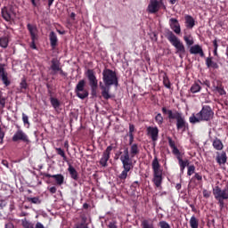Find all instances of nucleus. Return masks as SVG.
<instances>
[{"mask_svg": "<svg viewBox=\"0 0 228 228\" xmlns=\"http://www.w3.org/2000/svg\"><path fill=\"white\" fill-rule=\"evenodd\" d=\"M102 82H100V88L102 90V96L105 101L111 99V94L110 91L111 90V86H118V77L117 76V72L113 69L105 68L102 71Z\"/></svg>", "mask_w": 228, "mask_h": 228, "instance_id": "nucleus-1", "label": "nucleus"}, {"mask_svg": "<svg viewBox=\"0 0 228 228\" xmlns=\"http://www.w3.org/2000/svg\"><path fill=\"white\" fill-rule=\"evenodd\" d=\"M163 115H167L169 120H176V129L177 131H186L188 129V122L183 115V113L177 111L176 110H167V107L161 109Z\"/></svg>", "mask_w": 228, "mask_h": 228, "instance_id": "nucleus-2", "label": "nucleus"}, {"mask_svg": "<svg viewBox=\"0 0 228 228\" xmlns=\"http://www.w3.org/2000/svg\"><path fill=\"white\" fill-rule=\"evenodd\" d=\"M213 117H215V111L209 105H204L200 112H198L195 116L193 114L189 118V122L191 124H199V122H209V120H213Z\"/></svg>", "mask_w": 228, "mask_h": 228, "instance_id": "nucleus-3", "label": "nucleus"}, {"mask_svg": "<svg viewBox=\"0 0 228 228\" xmlns=\"http://www.w3.org/2000/svg\"><path fill=\"white\" fill-rule=\"evenodd\" d=\"M119 159L123 165V171L118 175V179H120V181H126V179H127V174H129L134 167L133 158L129 155V148H125Z\"/></svg>", "mask_w": 228, "mask_h": 228, "instance_id": "nucleus-4", "label": "nucleus"}, {"mask_svg": "<svg viewBox=\"0 0 228 228\" xmlns=\"http://www.w3.org/2000/svg\"><path fill=\"white\" fill-rule=\"evenodd\" d=\"M165 37L168 42L176 49V54H179V58H183V54H186V48L184 47V44L172 32L171 30H167L165 34Z\"/></svg>", "mask_w": 228, "mask_h": 228, "instance_id": "nucleus-5", "label": "nucleus"}, {"mask_svg": "<svg viewBox=\"0 0 228 228\" xmlns=\"http://www.w3.org/2000/svg\"><path fill=\"white\" fill-rule=\"evenodd\" d=\"M151 168L153 170L152 183L156 188H159L163 184V169H161V164L158 159V156H155L151 162Z\"/></svg>", "mask_w": 228, "mask_h": 228, "instance_id": "nucleus-6", "label": "nucleus"}, {"mask_svg": "<svg viewBox=\"0 0 228 228\" xmlns=\"http://www.w3.org/2000/svg\"><path fill=\"white\" fill-rule=\"evenodd\" d=\"M213 195L216 200H217L220 209H224L225 207L224 200H228V185L224 189L218 185L215 186V188H213Z\"/></svg>", "mask_w": 228, "mask_h": 228, "instance_id": "nucleus-7", "label": "nucleus"}, {"mask_svg": "<svg viewBox=\"0 0 228 228\" xmlns=\"http://www.w3.org/2000/svg\"><path fill=\"white\" fill-rule=\"evenodd\" d=\"M75 94L77 97H78V99H81L82 101L86 99L88 95H90L88 89H86V81L85 79H81L78 81L75 87Z\"/></svg>", "mask_w": 228, "mask_h": 228, "instance_id": "nucleus-8", "label": "nucleus"}, {"mask_svg": "<svg viewBox=\"0 0 228 228\" xmlns=\"http://www.w3.org/2000/svg\"><path fill=\"white\" fill-rule=\"evenodd\" d=\"M86 77L89 81V86L91 87V94L93 97H97V87L99 86V81L97 80V77H95L94 69H87Z\"/></svg>", "mask_w": 228, "mask_h": 228, "instance_id": "nucleus-9", "label": "nucleus"}, {"mask_svg": "<svg viewBox=\"0 0 228 228\" xmlns=\"http://www.w3.org/2000/svg\"><path fill=\"white\" fill-rule=\"evenodd\" d=\"M12 142H23V143H26L27 145H29L31 143V140H29V136H28V134L24 132L22 129L19 128L14 134L12 137Z\"/></svg>", "mask_w": 228, "mask_h": 228, "instance_id": "nucleus-10", "label": "nucleus"}, {"mask_svg": "<svg viewBox=\"0 0 228 228\" xmlns=\"http://www.w3.org/2000/svg\"><path fill=\"white\" fill-rule=\"evenodd\" d=\"M161 6H163L164 10L167 9V7L163 4V0L158 1V0H150V3L147 7L148 13H158L159 10L161 9Z\"/></svg>", "mask_w": 228, "mask_h": 228, "instance_id": "nucleus-11", "label": "nucleus"}, {"mask_svg": "<svg viewBox=\"0 0 228 228\" xmlns=\"http://www.w3.org/2000/svg\"><path fill=\"white\" fill-rule=\"evenodd\" d=\"M2 17L4 20H6V22H10L11 20H13V17L17 15L15 12V10L13 9V6L10 7H3L1 10Z\"/></svg>", "mask_w": 228, "mask_h": 228, "instance_id": "nucleus-12", "label": "nucleus"}, {"mask_svg": "<svg viewBox=\"0 0 228 228\" xmlns=\"http://www.w3.org/2000/svg\"><path fill=\"white\" fill-rule=\"evenodd\" d=\"M113 151V146L110 145L103 151L102 156L99 161L101 167H108V161H110V158L111 156V151Z\"/></svg>", "mask_w": 228, "mask_h": 228, "instance_id": "nucleus-13", "label": "nucleus"}, {"mask_svg": "<svg viewBox=\"0 0 228 228\" xmlns=\"http://www.w3.org/2000/svg\"><path fill=\"white\" fill-rule=\"evenodd\" d=\"M42 175H43V177H48V178L52 177L53 179H55L56 183L59 186H61V184H63V183L65 182V177L61 174L51 175L49 173H42Z\"/></svg>", "mask_w": 228, "mask_h": 228, "instance_id": "nucleus-14", "label": "nucleus"}, {"mask_svg": "<svg viewBox=\"0 0 228 228\" xmlns=\"http://www.w3.org/2000/svg\"><path fill=\"white\" fill-rule=\"evenodd\" d=\"M169 26L170 28L173 29L174 33H175V35H181V24L177 19L171 18L169 20Z\"/></svg>", "mask_w": 228, "mask_h": 228, "instance_id": "nucleus-15", "label": "nucleus"}, {"mask_svg": "<svg viewBox=\"0 0 228 228\" xmlns=\"http://www.w3.org/2000/svg\"><path fill=\"white\" fill-rule=\"evenodd\" d=\"M147 133L148 135L151 136L152 142H158L159 136V129H158V126H148Z\"/></svg>", "mask_w": 228, "mask_h": 228, "instance_id": "nucleus-16", "label": "nucleus"}, {"mask_svg": "<svg viewBox=\"0 0 228 228\" xmlns=\"http://www.w3.org/2000/svg\"><path fill=\"white\" fill-rule=\"evenodd\" d=\"M0 77L4 85V86H10L12 85V82L10 79H8V73L4 71V64H0Z\"/></svg>", "mask_w": 228, "mask_h": 228, "instance_id": "nucleus-17", "label": "nucleus"}, {"mask_svg": "<svg viewBox=\"0 0 228 228\" xmlns=\"http://www.w3.org/2000/svg\"><path fill=\"white\" fill-rule=\"evenodd\" d=\"M190 54H200L201 58H204V50H202V46L200 45H194L191 46L189 50Z\"/></svg>", "mask_w": 228, "mask_h": 228, "instance_id": "nucleus-18", "label": "nucleus"}, {"mask_svg": "<svg viewBox=\"0 0 228 228\" xmlns=\"http://www.w3.org/2000/svg\"><path fill=\"white\" fill-rule=\"evenodd\" d=\"M49 40L52 49H56V47H58V36L54 33V31L50 32Z\"/></svg>", "mask_w": 228, "mask_h": 228, "instance_id": "nucleus-19", "label": "nucleus"}, {"mask_svg": "<svg viewBox=\"0 0 228 228\" xmlns=\"http://www.w3.org/2000/svg\"><path fill=\"white\" fill-rule=\"evenodd\" d=\"M27 28L28 29L31 40L38 38V36L37 35V32L38 31V29L37 28V25H31L30 23H28L27 24Z\"/></svg>", "mask_w": 228, "mask_h": 228, "instance_id": "nucleus-20", "label": "nucleus"}, {"mask_svg": "<svg viewBox=\"0 0 228 228\" xmlns=\"http://www.w3.org/2000/svg\"><path fill=\"white\" fill-rule=\"evenodd\" d=\"M216 161L218 165H225V163H227V153H225V151H222L221 154L218 153Z\"/></svg>", "mask_w": 228, "mask_h": 228, "instance_id": "nucleus-21", "label": "nucleus"}, {"mask_svg": "<svg viewBox=\"0 0 228 228\" xmlns=\"http://www.w3.org/2000/svg\"><path fill=\"white\" fill-rule=\"evenodd\" d=\"M68 172L69 173L71 179H73L74 181H77V179H79V175L77 174V171L70 164L69 165Z\"/></svg>", "mask_w": 228, "mask_h": 228, "instance_id": "nucleus-22", "label": "nucleus"}, {"mask_svg": "<svg viewBox=\"0 0 228 228\" xmlns=\"http://www.w3.org/2000/svg\"><path fill=\"white\" fill-rule=\"evenodd\" d=\"M212 146L216 151H223L224 149V142L218 137H216L212 142Z\"/></svg>", "mask_w": 228, "mask_h": 228, "instance_id": "nucleus-23", "label": "nucleus"}, {"mask_svg": "<svg viewBox=\"0 0 228 228\" xmlns=\"http://www.w3.org/2000/svg\"><path fill=\"white\" fill-rule=\"evenodd\" d=\"M51 69L54 72V74H56L58 72V70H60V69H61V67H60L61 63H60V60L53 58L51 61Z\"/></svg>", "mask_w": 228, "mask_h": 228, "instance_id": "nucleus-24", "label": "nucleus"}, {"mask_svg": "<svg viewBox=\"0 0 228 228\" xmlns=\"http://www.w3.org/2000/svg\"><path fill=\"white\" fill-rule=\"evenodd\" d=\"M178 164L180 167V170L183 174V172H184V169L186 168V167H190V160H188V159L183 160V157H178Z\"/></svg>", "mask_w": 228, "mask_h": 228, "instance_id": "nucleus-25", "label": "nucleus"}, {"mask_svg": "<svg viewBox=\"0 0 228 228\" xmlns=\"http://www.w3.org/2000/svg\"><path fill=\"white\" fill-rule=\"evenodd\" d=\"M140 154V148H138L137 143L130 145V156L131 158H136Z\"/></svg>", "mask_w": 228, "mask_h": 228, "instance_id": "nucleus-26", "label": "nucleus"}, {"mask_svg": "<svg viewBox=\"0 0 228 228\" xmlns=\"http://www.w3.org/2000/svg\"><path fill=\"white\" fill-rule=\"evenodd\" d=\"M185 24L186 28L191 29L195 26V20L191 15H185Z\"/></svg>", "mask_w": 228, "mask_h": 228, "instance_id": "nucleus-27", "label": "nucleus"}, {"mask_svg": "<svg viewBox=\"0 0 228 228\" xmlns=\"http://www.w3.org/2000/svg\"><path fill=\"white\" fill-rule=\"evenodd\" d=\"M206 65L208 69H219L218 63L213 61V57H208L206 59Z\"/></svg>", "mask_w": 228, "mask_h": 228, "instance_id": "nucleus-28", "label": "nucleus"}, {"mask_svg": "<svg viewBox=\"0 0 228 228\" xmlns=\"http://www.w3.org/2000/svg\"><path fill=\"white\" fill-rule=\"evenodd\" d=\"M50 102L53 108L55 110V111H58V110H60V106H61V102H60V100H58V98H55L53 96L50 97Z\"/></svg>", "mask_w": 228, "mask_h": 228, "instance_id": "nucleus-29", "label": "nucleus"}, {"mask_svg": "<svg viewBox=\"0 0 228 228\" xmlns=\"http://www.w3.org/2000/svg\"><path fill=\"white\" fill-rule=\"evenodd\" d=\"M200 90H202V87L198 83H194L190 88L191 94H199Z\"/></svg>", "mask_w": 228, "mask_h": 228, "instance_id": "nucleus-30", "label": "nucleus"}, {"mask_svg": "<svg viewBox=\"0 0 228 228\" xmlns=\"http://www.w3.org/2000/svg\"><path fill=\"white\" fill-rule=\"evenodd\" d=\"M163 85L164 86H166V88H172V83H170V78H168V76L167 75V73H164L163 76Z\"/></svg>", "mask_w": 228, "mask_h": 228, "instance_id": "nucleus-31", "label": "nucleus"}, {"mask_svg": "<svg viewBox=\"0 0 228 228\" xmlns=\"http://www.w3.org/2000/svg\"><path fill=\"white\" fill-rule=\"evenodd\" d=\"M9 43L10 40L8 39V37H0V46H2L3 49H6V47H8Z\"/></svg>", "mask_w": 228, "mask_h": 228, "instance_id": "nucleus-32", "label": "nucleus"}, {"mask_svg": "<svg viewBox=\"0 0 228 228\" xmlns=\"http://www.w3.org/2000/svg\"><path fill=\"white\" fill-rule=\"evenodd\" d=\"M190 225H191V228H199V219H197L195 216H192L191 217Z\"/></svg>", "mask_w": 228, "mask_h": 228, "instance_id": "nucleus-33", "label": "nucleus"}, {"mask_svg": "<svg viewBox=\"0 0 228 228\" xmlns=\"http://www.w3.org/2000/svg\"><path fill=\"white\" fill-rule=\"evenodd\" d=\"M21 225L23 228H35V224H33V223L28 221V219H26V218L21 220Z\"/></svg>", "mask_w": 228, "mask_h": 228, "instance_id": "nucleus-34", "label": "nucleus"}, {"mask_svg": "<svg viewBox=\"0 0 228 228\" xmlns=\"http://www.w3.org/2000/svg\"><path fill=\"white\" fill-rule=\"evenodd\" d=\"M55 151L59 156L63 159V161H67V155L65 154V151L61 148H55Z\"/></svg>", "mask_w": 228, "mask_h": 228, "instance_id": "nucleus-35", "label": "nucleus"}, {"mask_svg": "<svg viewBox=\"0 0 228 228\" xmlns=\"http://www.w3.org/2000/svg\"><path fill=\"white\" fill-rule=\"evenodd\" d=\"M183 40L186 43V45H193V44H195V42L193 41V37H191V36H184L183 37Z\"/></svg>", "mask_w": 228, "mask_h": 228, "instance_id": "nucleus-36", "label": "nucleus"}, {"mask_svg": "<svg viewBox=\"0 0 228 228\" xmlns=\"http://www.w3.org/2000/svg\"><path fill=\"white\" fill-rule=\"evenodd\" d=\"M155 122L159 125V126H162L163 122H164V118H163V115H161V113H158L155 116Z\"/></svg>", "mask_w": 228, "mask_h": 228, "instance_id": "nucleus-37", "label": "nucleus"}, {"mask_svg": "<svg viewBox=\"0 0 228 228\" xmlns=\"http://www.w3.org/2000/svg\"><path fill=\"white\" fill-rule=\"evenodd\" d=\"M215 90H216V92H218V94L221 95L227 94V92H225V89H224V87L222 86H215Z\"/></svg>", "mask_w": 228, "mask_h": 228, "instance_id": "nucleus-38", "label": "nucleus"}, {"mask_svg": "<svg viewBox=\"0 0 228 228\" xmlns=\"http://www.w3.org/2000/svg\"><path fill=\"white\" fill-rule=\"evenodd\" d=\"M172 149V153L176 156V159H179V158H183V156H181V151H179V149H177V146H175V148H171Z\"/></svg>", "mask_w": 228, "mask_h": 228, "instance_id": "nucleus-39", "label": "nucleus"}, {"mask_svg": "<svg viewBox=\"0 0 228 228\" xmlns=\"http://www.w3.org/2000/svg\"><path fill=\"white\" fill-rule=\"evenodd\" d=\"M159 227L160 228H172L170 227V224L167 223V221H159Z\"/></svg>", "mask_w": 228, "mask_h": 228, "instance_id": "nucleus-40", "label": "nucleus"}, {"mask_svg": "<svg viewBox=\"0 0 228 228\" xmlns=\"http://www.w3.org/2000/svg\"><path fill=\"white\" fill-rule=\"evenodd\" d=\"M28 200L32 204H40V199H38V197L28 198Z\"/></svg>", "mask_w": 228, "mask_h": 228, "instance_id": "nucleus-41", "label": "nucleus"}, {"mask_svg": "<svg viewBox=\"0 0 228 228\" xmlns=\"http://www.w3.org/2000/svg\"><path fill=\"white\" fill-rule=\"evenodd\" d=\"M20 90H27L28 89V82H26V79H22L20 84Z\"/></svg>", "mask_w": 228, "mask_h": 228, "instance_id": "nucleus-42", "label": "nucleus"}, {"mask_svg": "<svg viewBox=\"0 0 228 228\" xmlns=\"http://www.w3.org/2000/svg\"><path fill=\"white\" fill-rule=\"evenodd\" d=\"M193 174H195V167L193 165H191L188 167L187 175H193Z\"/></svg>", "mask_w": 228, "mask_h": 228, "instance_id": "nucleus-43", "label": "nucleus"}, {"mask_svg": "<svg viewBox=\"0 0 228 228\" xmlns=\"http://www.w3.org/2000/svg\"><path fill=\"white\" fill-rule=\"evenodd\" d=\"M6 108V98H0V110Z\"/></svg>", "mask_w": 228, "mask_h": 228, "instance_id": "nucleus-44", "label": "nucleus"}, {"mask_svg": "<svg viewBox=\"0 0 228 228\" xmlns=\"http://www.w3.org/2000/svg\"><path fill=\"white\" fill-rule=\"evenodd\" d=\"M168 145L171 149L175 148V142L172 140V137H167Z\"/></svg>", "mask_w": 228, "mask_h": 228, "instance_id": "nucleus-45", "label": "nucleus"}, {"mask_svg": "<svg viewBox=\"0 0 228 228\" xmlns=\"http://www.w3.org/2000/svg\"><path fill=\"white\" fill-rule=\"evenodd\" d=\"M4 228H15V224L11 221L5 222Z\"/></svg>", "mask_w": 228, "mask_h": 228, "instance_id": "nucleus-46", "label": "nucleus"}, {"mask_svg": "<svg viewBox=\"0 0 228 228\" xmlns=\"http://www.w3.org/2000/svg\"><path fill=\"white\" fill-rule=\"evenodd\" d=\"M129 136V145H134V143H133V142H134V134H128Z\"/></svg>", "mask_w": 228, "mask_h": 228, "instance_id": "nucleus-47", "label": "nucleus"}, {"mask_svg": "<svg viewBox=\"0 0 228 228\" xmlns=\"http://www.w3.org/2000/svg\"><path fill=\"white\" fill-rule=\"evenodd\" d=\"M108 227L109 228H118V226L117 225V221L110 222L108 224Z\"/></svg>", "mask_w": 228, "mask_h": 228, "instance_id": "nucleus-48", "label": "nucleus"}, {"mask_svg": "<svg viewBox=\"0 0 228 228\" xmlns=\"http://www.w3.org/2000/svg\"><path fill=\"white\" fill-rule=\"evenodd\" d=\"M37 40H38V38L31 39V44H30L31 49H37V44L35 43V42H37Z\"/></svg>", "mask_w": 228, "mask_h": 228, "instance_id": "nucleus-49", "label": "nucleus"}, {"mask_svg": "<svg viewBox=\"0 0 228 228\" xmlns=\"http://www.w3.org/2000/svg\"><path fill=\"white\" fill-rule=\"evenodd\" d=\"M22 121L24 124H29V119L26 114H22Z\"/></svg>", "mask_w": 228, "mask_h": 228, "instance_id": "nucleus-50", "label": "nucleus"}, {"mask_svg": "<svg viewBox=\"0 0 228 228\" xmlns=\"http://www.w3.org/2000/svg\"><path fill=\"white\" fill-rule=\"evenodd\" d=\"M4 139V132H3L0 126V144L3 143Z\"/></svg>", "mask_w": 228, "mask_h": 228, "instance_id": "nucleus-51", "label": "nucleus"}, {"mask_svg": "<svg viewBox=\"0 0 228 228\" xmlns=\"http://www.w3.org/2000/svg\"><path fill=\"white\" fill-rule=\"evenodd\" d=\"M48 191H50V193L54 194V193H56L57 189L55 186H53V187L48 188Z\"/></svg>", "mask_w": 228, "mask_h": 228, "instance_id": "nucleus-52", "label": "nucleus"}, {"mask_svg": "<svg viewBox=\"0 0 228 228\" xmlns=\"http://www.w3.org/2000/svg\"><path fill=\"white\" fill-rule=\"evenodd\" d=\"M210 193L209 191H208V190H204L203 191V197H205V199H209Z\"/></svg>", "mask_w": 228, "mask_h": 228, "instance_id": "nucleus-53", "label": "nucleus"}, {"mask_svg": "<svg viewBox=\"0 0 228 228\" xmlns=\"http://www.w3.org/2000/svg\"><path fill=\"white\" fill-rule=\"evenodd\" d=\"M194 178H196L197 181H202V175H200L199 173H195Z\"/></svg>", "mask_w": 228, "mask_h": 228, "instance_id": "nucleus-54", "label": "nucleus"}, {"mask_svg": "<svg viewBox=\"0 0 228 228\" xmlns=\"http://www.w3.org/2000/svg\"><path fill=\"white\" fill-rule=\"evenodd\" d=\"M134 133V125H129V134H133Z\"/></svg>", "mask_w": 228, "mask_h": 228, "instance_id": "nucleus-55", "label": "nucleus"}, {"mask_svg": "<svg viewBox=\"0 0 228 228\" xmlns=\"http://www.w3.org/2000/svg\"><path fill=\"white\" fill-rule=\"evenodd\" d=\"M203 85H205V86H208V88L211 86V83L209 82V80L203 81Z\"/></svg>", "mask_w": 228, "mask_h": 228, "instance_id": "nucleus-56", "label": "nucleus"}, {"mask_svg": "<svg viewBox=\"0 0 228 228\" xmlns=\"http://www.w3.org/2000/svg\"><path fill=\"white\" fill-rule=\"evenodd\" d=\"M213 45H214V49H218V41H216V39L213 41Z\"/></svg>", "mask_w": 228, "mask_h": 228, "instance_id": "nucleus-57", "label": "nucleus"}, {"mask_svg": "<svg viewBox=\"0 0 228 228\" xmlns=\"http://www.w3.org/2000/svg\"><path fill=\"white\" fill-rule=\"evenodd\" d=\"M122 154H124L122 151H118V153H116L115 159H118V158H120V156H122Z\"/></svg>", "mask_w": 228, "mask_h": 228, "instance_id": "nucleus-58", "label": "nucleus"}, {"mask_svg": "<svg viewBox=\"0 0 228 228\" xmlns=\"http://www.w3.org/2000/svg\"><path fill=\"white\" fill-rule=\"evenodd\" d=\"M58 72H60L61 76H67V73L65 71H63V69L61 68H60V69H58Z\"/></svg>", "mask_w": 228, "mask_h": 228, "instance_id": "nucleus-59", "label": "nucleus"}, {"mask_svg": "<svg viewBox=\"0 0 228 228\" xmlns=\"http://www.w3.org/2000/svg\"><path fill=\"white\" fill-rule=\"evenodd\" d=\"M133 188H136L137 186H140V183L138 181H135L132 183Z\"/></svg>", "mask_w": 228, "mask_h": 228, "instance_id": "nucleus-60", "label": "nucleus"}, {"mask_svg": "<svg viewBox=\"0 0 228 228\" xmlns=\"http://www.w3.org/2000/svg\"><path fill=\"white\" fill-rule=\"evenodd\" d=\"M35 228H45V227H44V224H42V223H37Z\"/></svg>", "mask_w": 228, "mask_h": 228, "instance_id": "nucleus-61", "label": "nucleus"}, {"mask_svg": "<svg viewBox=\"0 0 228 228\" xmlns=\"http://www.w3.org/2000/svg\"><path fill=\"white\" fill-rule=\"evenodd\" d=\"M70 19H72V20H76V12L70 13Z\"/></svg>", "mask_w": 228, "mask_h": 228, "instance_id": "nucleus-62", "label": "nucleus"}, {"mask_svg": "<svg viewBox=\"0 0 228 228\" xmlns=\"http://www.w3.org/2000/svg\"><path fill=\"white\" fill-rule=\"evenodd\" d=\"M5 206H6V203H4V200H1L0 208H2V209H3V208H4Z\"/></svg>", "mask_w": 228, "mask_h": 228, "instance_id": "nucleus-63", "label": "nucleus"}, {"mask_svg": "<svg viewBox=\"0 0 228 228\" xmlns=\"http://www.w3.org/2000/svg\"><path fill=\"white\" fill-rule=\"evenodd\" d=\"M2 164L8 168V161L7 160H3Z\"/></svg>", "mask_w": 228, "mask_h": 228, "instance_id": "nucleus-64", "label": "nucleus"}]
</instances>
